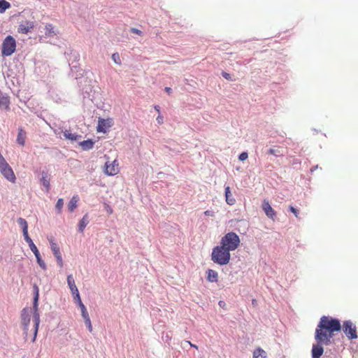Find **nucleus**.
<instances>
[{
	"label": "nucleus",
	"mask_w": 358,
	"mask_h": 358,
	"mask_svg": "<svg viewBox=\"0 0 358 358\" xmlns=\"http://www.w3.org/2000/svg\"><path fill=\"white\" fill-rule=\"evenodd\" d=\"M204 214L207 216H210V217H213L215 215V213L213 211V210H206L204 212Z\"/></svg>",
	"instance_id": "c03bdc74"
},
{
	"label": "nucleus",
	"mask_w": 358,
	"mask_h": 358,
	"mask_svg": "<svg viewBox=\"0 0 358 358\" xmlns=\"http://www.w3.org/2000/svg\"><path fill=\"white\" fill-rule=\"evenodd\" d=\"M317 168H318V166L317 165V166H315L313 167V168L310 169V171L313 172V171H314L315 169H317Z\"/></svg>",
	"instance_id": "8fccbe9b"
},
{
	"label": "nucleus",
	"mask_w": 358,
	"mask_h": 358,
	"mask_svg": "<svg viewBox=\"0 0 358 358\" xmlns=\"http://www.w3.org/2000/svg\"><path fill=\"white\" fill-rule=\"evenodd\" d=\"M10 97L9 96L3 93L0 90V108L5 109V110H9L10 107Z\"/></svg>",
	"instance_id": "ddd939ff"
},
{
	"label": "nucleus",
	"mask_w": 358,
	"mask_h": 358,
	"mask_svg": "<svg viewBox=\"0 0 358 358\" xmlns=\"http://www.w3.org/2000/svg\"><path fill=\"white\" fill-rule=\"evenodd\" d=\"M224 195H225L226 202L228 205L232 206L236 203V199L232 196L230 187L229 186H227L224 188Z\"/></svg>",
	"instance_id": "6ab92c4d"
},
{
	"label": "nucleus",
	"mask_w": 358,
	"mask_h": 358,
	"mask_svg": "<svg viewBox=\"0 0 358 358\" xmlns=\"http://www.w3.org/2000/svg\"><path fill=\"white\" fill-rule=\"evenodd\" d=\"M268 153L270 154V155H273L274 156H276V157H279V156L282 155V154L281 153V152L278 149L271 148V149H269L268 150Z\"/></svg>",
	"instance_id": "f704fd0d"
},
{
	"label": "nucleus",
	"mask_w": 358,
	"mask_h": 358,
	"mask_svg": "<svg viewBox=\"0 0 358 358\" xmlns=\"http://www.w3.org/2000/svg\"><path fill=\"white\" fill-rule=\"evenodd\" d=\"M90 222L89 215L88 214H85L83 218L79 221L78 223V231L79 232H83L85 228Z\"/></svg>",
	"instance_id": "412c9836"
},
{
	"label": "nucleus",
	"mask_w": 358,
	"mask_h": 358,
	"mask_svg": "<svg viewBox=\"0 0 358 358\" xmlns=\"http://www.w3.org/2000/svg\"><path fill=\"white\" fill-rule=\"evenodd\" d=\"M73 295L74 296V299L78 301V304L80 305V302H82V301L80 297L79 292L78 291L76 292L75 294Z\"/></svg>",
	"instance_id": "79ce46f5"
},
{
	"label": "nucleus",
	"mask_w": 358,
	"mask_h": 358,
	"mask_svg": "<svg viewBox=\"0 0 358 358\" xmlns=\"http://www.w3.org/2000/svg\"><path fill=\"white\" fill-rule=\"evenodd\" d=\"M130 31H131V33L135 34H138L139 36H141L143 34V32L141 30H139V29H138L136 28L132 27V28H131Z\"/></svg>",
	"instance_id": "ea45409f"
},
{
	"label": "nucleus",
	"mask_w": 358,
	"mask_h": 358,
	"mask_svg": "<svg viewBox=\"0 0 358 358\" xmlns=\"http://www.w3.org/2000/svg\"><path fill=\"white\" fill-rule=\"evenodd\" d=\"M262 207L268 217L272 220L275 219L276 216L275 211L273 209L268 201L264 200L262 203Z\"/></svg>",
	"instance_id": "f8f14e48"
},
{
	"label": "nucleus",
	"mask_w": 358,
	"mask_h": 358,
	"mask_svg": "<svg viewBox=\"0 0 358 358\" xmlns=\"http://www.w3.org/2000/svg\"><path fill=\"white\" fill-rule=\"evenodd\" d=\"M34 27V22L33 21L25 20L20 24L17 30L19 33L27 34L33 30Z\"/></svg>",
	"instance_id": "9d476101"
},
{
	"label": "nucleus",
	"mask_w": 358,
	"mask_h": 358,
	"mask_svg": "<svg viewBox=\"0 0 358 358\" xmlns=\"http://www.w3.org/2000/svg\"><path fill=\"white\" fill-rule=\"evenodd\" d=\"M112 59L114 61V62L115 64H121L120 57V55H119V54L117 52L113 53L112 55Z\"/></svg>",
	"instance_id": "e433bc0d"
},
{
	"label": "nucleus",
	"mask_w": 358,
	"mask_h": 358,
	"mask_svg": "<svg viewBox=\"0 0 358 358\" xmlns=\"http://www.w3.org/2000/svg\"><path fill=\"white\" fill-rule=\"evenodd\" d=\"M22 233H23L24 238L25 241L28 243L29 245L34 243L33 241L29 236L28 229H26V230L24 229Z\"/></svg>",
	"instance_id": "72a5a7b5"
},
{
	"label": "nucleus",
	"mask_w": 358,
	"mask_h": 358,
	"mask_svg": "<svg viewBox=\"0 0 358 358\" xmlns=\"http://www.w3.org/2000/svg\"><path fill=\"white\" fill-rule=\"evenodd\" d=\"M208 277L207 279L208 281L211 282H215L217 281L218 279V274L217 273L212 269H208L207 271Z\"/></svg>",
	"instance_id": "a878e982"
},
{
	"label": "nucleus",
	"mask_w": 358,
	"mask_h": 358,
	"mask_svg": "<svg viewBox=\"0 0 358 358\" xmlns=\"http://www.w3.org/2000/svg\"><path fill=\"white\" fill-rule=\"evenodd\" d=\"M327 337H329V338L331 339L333 337V333H329V334H327Z\"/></svg>",
	"instance_id": "3c124183"
},
{
	"label": "nucleus",
	"mask_w": 358,
	"mask_h": 358,
	"mask_svg": "<svg viewBox=\"0 0 358 358\" xmlns=\"http://www.w3.org/2000/svg\"><path fill=\"white\" fill-rule=\"evenodd\" d=\"M187 343L189 345H190V346H192V347H193V348H195L196 349H197V348H198V347H197L196 345H194V344L191 343V342H189V341H187Z\"/></svg>",
	"instance_id": "de8ad7c7"
},
{
	"label": "nucleus",
	"mask_w": 358,
	"mask_h": 358,
	"mask_svg": "<svg viewBox=\"0 0 358 358\" xmlns=\"http://www.w3.org/2000/svg\"><path fill=\"white\" fill-rule=\"evenodd\" d=\"M324 352V348L321 344L317 342L313 344L311 350L312 358H320Z\"/></svg>",
	"instance_id": "4468645a"
},
{
	"label": "nucleus",
	"mask_w": 358,
	"mask_h": 358,
	"mask_svg": "<svg viewBox=\"0 0 358 358\" xmlns=\"http://www.w3.org/2000/svg\"><path fill=\"white\" fill-rule=\"evenodd\" d=\"M9 164L7 163L6 159L2 157L0 159V172H1L4 169L8 167Z\"/></svg>",
	"instance_id": "c9c22d12"
},
{
	"label": "nucleus",
	"mask_w": 358,
	"mask_h": 358,
	"mask_svg": "<svg viewBox=\"0 0 358 358\" xmlns=\"http://www.w3.org/2000/svg\"><path fill=\"white\" fill-rule=\"evenodd\" d=\"M157 120L158 123L161 124V123H162L163 118L161 116H158L157 118Z\"/></svg>",
	"instance_id": "49530a36"
},
{
	"label": "nucleus",
	"mask_w": 358,
	"mask_h": 358,
	"mask_svg": "<svg viewBox=\"0 0 358 358\" xmlns=\"http://www.w3.org/2000/svg\"><path fill=\"white\" fill-rule=\"evenodd\" d=\"M64 206V200L63 199H59L57 201L55 208L57 210L58 213H60L62 212V209Z\"/></svg>",
	"instance_id": "473e14b6"
},
{
	"label": "nucleus",
	"mask_w": 358,
	"mask_h": 358,
	"mask_svg": "<svg viewBox=\"0 0 358 358\" xmlns=\"http://www.w3.org/2000/svg\"><path fill=\"white\" fill-rule=\"evenodd\" d=\"M222 76L227 80H232V78H231V74L227 73V72H224V71H222Z\"/></svg>",
	"instance_id": "a19ab883"
},
{
	"label": "nucleus",
	"mask_w": 358,
	"mask_h": 358,
	"mask_svg": "<svg viewBox=\"0 0 358 358\" xmlns=\"http://www.w3.org/2000/svg\"><path fill=\"white\" fill-rule=\"evenodd\" d=\"M17 224L22 227V231L28 229L27 222L22 217H19L17 220Z\"/></svg>",
	"instance_id": "7c9ffc66"
},
{
	"label": "nucleus",
	"mask_w": 358,
	"mask_h": 358,
	"mask_svg": "<svg viewBox=\"0 0 358 358\" xmlns=\"http://www.w3.org/2000/svg\"><path fill=\"white\" fill-rule=\"evenodd\" d=\"M10 7V4L6 0H0V13H4L8 8Z\"/></svg>",
	"instance_id": "c85d7f7f"
},
{
	"label": "nucleus",
	"mask_w": 358,
	"mask_h": 358,
	"mask_svg": "<svg viewBox=\"0 0 358 358\" xmlns=\"http://www.w3.org/2000/svg\"><path fill=\"white\" fill-rule=\"evenodd\" d=\"M108 212L110 213L112 212V210L111 209H108Z\"/></svg>",
	"instance_id": "5fc2aeb1"
},
{
	"label": "nucleus",
	"mask_w": 358,
	"mask_h": 358,
	"mask_svg": "<svg viewBox=\"0 0 358 358\" xmlns=\"http://www.w3.org/2000/svg\"><path fill=\"white\" fill-rule=\"evenodd\" d=\"M239 236L234 232L226 234L220 241V245L229 252L235 250L239 246Z\"/></svg>",
	"instance_id": "39448f33"
},
{
	"label": "nucleus",
	"mask_w": 358,
	"mask_h": 358,
	"mask_svg": "<svg viewBox=\"0 0 358 358\" xmlns=\"http://www.w3.org/2000/svg\"><path fill=\"white\" fill-rule=\"evenodd\" d=\"M94 141L92 139H87L79 143V145L82 147L83 150H90L93 148Z\"/></svg>",
	"instance_id": "5701e85b"
},
{
	"label": "nucleus",
	"mask_w": 358,
	"mask_h": 358,
	"mask_svg": "<svg viewBox=\"0 0 358 358\" xmlns=\"http://www.w3.org/2000/svg\"><path fill=\"white\" fill-rule=\"evenodd\" d=\"M64 136L66 138V139H69V140H71V141H78V139L81 138V136L80 135H78L76 134H73L71 132L70 130H65L64 132Z\"/></svg>",
	"instance_id": "b1692460"
},
{
	"label": "nucleus",
	"mask_w": 358,
	"mask_h": 358,
	"mask_svg": "<svg viewBox=\"0 0 358 358\" xmlns=\"http://www.w3.org/2000/svg\"><path fill=\"white\" fill-rule=\"evenodd\" d=\"M165 91H166L168 94H170V93H171V92H172V89H171V87H165Z\"/></svg>",
	"instance_id": "a18cd8bd"
},
{
	"label": "nucleus",
	"mask_w": 358,
	"mask_h": 358,
	"mask_svg": "<svg viewBox=\"0 0 358 358\" xmlns=\"http://www.w3.org/2000/svg\"><path fill=\"white\" fill-rule=\"evenodd\" d=\"M27 138V133L22 128L18 129V134L17 136L16 142L17 144L23 146L25 143V139Z\"/></svg>",
	"instance_id": "aec40b11"
},
{
	"label": "nucleus",
	"mask_w": 358,
	"mask_h": 358,
	"mask_svg": "<svg viewBox=\"0 0 358 358\" xmlns=\"http://www.w3.org/2000/svg\"><path fill=\"white\" fill-rule=\"evenodd\" d=\"M30 322V317L28 315H25L24 313L22 314V324L23 326L24 334L25 335V338H27L28 336V329L29 325Z\"/></svg>",
	"instance_id": "a211bd4d"
},
{
	"label": "nucleus",
	"mask_w": 358,
	"mask_h": 358,
	"mask_svg": "<svg viewBox=\"0 0 358 358\" xmlns=\"http://www.w3.org/2000/svg\"><path fill=\"white\" fill-rule=\"evenodd\" d=\"M67 59L69 63V66H71V74L75 79H78L82 77L83 75V71L80 69L79 67L76 64H73V63L77 62L80 59L79 53L73 50H68L66 53Z\"/></svg>",
	"instance_id": "20e7f679"
},
{
	"label": "nucleus",
	"mask_w": 358,
	"mask_h": 358,
	"mask_svg": "<svg viewBox=\"0 0 358 358\" xmlns=\"http://www.w3.org/2000/svg\"><path fill=\"white\" fill-rule=\"evenodd\" d=\"M106 127V122L103 119H101L99 121V124L97 127V131L98 132H106L105 127Z\"/></svg>",
	"instance_id": "c756f323"
},
{
	"label": "nucleus",
	"mask_w": 358,
	"mask_h": 358,
	"mask_svg": "<svg viewBox=\"0 0 358 358\" xmlns=\"http://www.w3.org/2000/svg\"><path fill=\"white\" fill-rule=\"evenodd\" d=\"M34 299H33V320H34V335L31 342H34L37 336L38 327L40 324V315L38 312V298H39V289L36 285H34Z\"/></svg>",
	"instance_id": "7ed1b4c3"
},
{
	"label": "nucleus",
	"mask_w": 358,
	"mask_h": 358,
	"mask_svg": "<svg viewBox=\"0 0 358 358\" xmlns=\"http://www.w3.org/2000/svg\"><path fill=\"white\" fill-rule=\"evenodd\" d=\"M224 304H225V303H224V301H219V305H220V306L222 307Z\"/></svg>",
	"instance_id": "09e8293b"
},
{
	"label": "nucleus",
	"mask_w": 358,
	"mask_h": 358,
	"mask_svg": "<svg viewBox=\"0 0 358 358\" xmlns=\"http://www.w3.org/2000/svg\"><path fill=\"white\" fill-rule=\"evenodd\" d=\"M155 109H156L157 111H159V106H155Z\"/></svg>",
	"instance_id": "603ef678"
},
{
	"label": "nucleus",
	"mask_w": 358,
	"mask_h": 358,
	"mask_svg": "<svg viewBox=\"0 0 358 358\" xmlns=\"http://www.w3.org/2000/svg\"><path fill=\"white\" fill-rule=\"evenodd\" d=\"M15 50V39L12 36H6L2 43L1 55L5 57L10 56Z\"/></svg>",
	"instance_id": "423d86ee"
},
{
	"label": "nucleus",
	"mask_w": 358,
	"mask_h": 358,
	"mask_svg": "<svg viewBox=\"0 0 358 358\" xmlns=\"http://www.w3.org/2000/svg\"><path fill=\"white\" fill-rule=\"evenodd\" d=\"M316 329H322L327 333H334L339 331L341 329V325L339 320L336 318H329L327 316H322L317 324Z\"/></svg>",
	"instance_id": "f257e3e1"
},
{
	"label": "nucleus",
	"mask_w": 358,
	"mask_h": 358,
	"mask_svg": "<svg viewBox=\"0 0 358 358\" xmlns=\"http://www.w3.org/2000/svg\"><path fill=\"white\" fill-rule=\"evenodd\" d=\"M81 313H82V317L83 319H88L90 317L89 314L87 313V308H85V305L83 303V302H80V304L79 305Z\"/></svg>",
	"instance_id": "2f4dec72"
},
{
	"label": "nucleus",
	"mask_w": 358,
	"mask_h": 358,
	"mask_svg": "<svg viewBox=\"0 0 358 358\" xmlns=\"http://www.w3.org/2000/svg\"><path fill=\"white\" fill-rule=\"evenodd\" d=\"M289 210L292 213H293L294 214V215L298 217V215H299V210L295 208L293 206H289Z\"/></svg>",
	"instance_id": "37998d69"
},
{
	"label": "nucleus",
	"mask_w": 358,
	"mask_h": 358,
	"mask_svg": "<svg viewBox=\"0 0 358 358\" xmlns=\"http://www.w3.org/2000/svg\"><path fill=\"white\" fill-rule=\"evenodd\" d=\"M84 320H85V323L88 330L90 332H92V326L90 318L89 317L88 319H85Z\"/></svg>",
	"instance_id": "4c0bfd02"
},
{
	"label": "nucleus",
	"mask_w": 358,
	"mask_h": 358,
	"mask_svg": "<svg viewBox=\"0 0 358 358\" xmlns=\"http://www.w3.org/2000/svg\"><path fill=\"white\" fill-rule=\"evenodd\" d=\"M315 339L322 345H329L331 343V339L327 337V333L322 329H315Z\"/></svg>",
	"instance_id": "6e6552de"
},
{
	"label": "nucleus",
	"mask_w": 358,
	"mask_h": 358,
	"mask_svg": "<svg viewBox=\"0 0 358 358\" xmlns=\"http://www.w3.org/2000/svg\"><path fill=\"white\" fill-rule=\"evenodd\" d=\"M115 161L113 164H105V173L108 176H114L117 173L118 169L117 166L115 164Z\"/></svg>",
	"instance_id": "dca6fc26"
},
{
	"label": "nucleus",
	"mask_w": 358,
	"mask_h": 358,
	"mask_svg": "<svg viewBox=\"0 0 358 358\" xmlns=\"http://www.w3.org/2000/svg\"><path fill=\"white\" fill-rule=\"evenodd\" d=\"M266 352L261 348H257L253 352V358H266Z\"/></svg>",
	"instance_id": "cd10ccee"
},
{
	"label": "nucleus",
	"mask_w": 358,
	"mask_h": 358,
	"mask_svg": "<svg viewBox=\"0 0 358 358\" xmlns=\"http://www.w3.org/2000/svg\"><path fill=\"white\" fill-rule=\"evenodd\" d=\"M67 283L72 294H74L76 292L78 291L72 274L67 276Z\"/></svg>",
	"instance_id": "4be33fe9"
},
{
	"label": "nucleus",
	"mask_w": 358,
	"mask_h": 358,
	"mask_svg": "<svg viewBox=\"0 0 358 358\" xmlns=\"http://www.w3.org/2000/svg\"><path fill=\"white\" fill-rule=\"evenodd\" d=\"M342 329L349 339L352 340L357 338L356 326L351 320L345 321L343 322Z\"/></svg>",
	"instance_id": "0eeeda50"
},
{
	"label": "nucleus",
	"mask_w": 358,
	"mask_h": 358,
	"mask_svg": "<svg viewBox=\"0 0 358 358\" xmlns=\"http://www.w3.org/2000/svg\"><path fill=\"white\" fill-rule=\"evenodd\" d=\"M248 157V155L246 152H243L238 156V159L241 161H244Z\"/></svg>",
	"instance_id": "58836bf2"
},
{
	"label": "nucleus",
	"mask_w": 358,
	"mask_h": 358,
	"mask_svg": "<svg viewBox=\"0 0 358 358\" xmlns=\"http://www.w3.org/2000/svg\"><path fill=\"white\" fill-rule=\"evenodd\" d=\"M29 246L30 250L34 254V255L36 258L37 263L38 264L40 267L41 268H43V270H45L47 268L46 264L44 262V261L41 259L40 252H39L37 247L36 246V245L34 243H32V244L29 245Z\"/></svg>",
	"instance_id": "9b49d317"
},
{
	"label": "nucleus",
	"mask_w": 358,
	"mask_h": 358,
	"mask_svg": "<svg viewBox=\"0 0 358 358\" xmlns=\"http://www.w3.org/2000/svg\"><path fill=\"white\" fill-rule=\"evenodd\" d=\"M230 252L223 248V246L217 245L213 249L211 259L217 264H227L230 261Z\"/></svg>",
	"instance_id": "f03ea898"
},
{
	"label": "nucleus",
	"mask_w": 358,
	"mask_h": 358,
	"mask_svg": "<svg viewBox=\"0 0 358 358\" xmlns=\"http://www.w3.org/2000/svg\"><path fill=\"white\" fill-rule=\"evenodd\" d=\"M45 34L48 36H54L57 34V31L55 30V27L52 24H47L45 27Z\"/></svg>",
	"instance_id": "bb28decb"
},
{
	"label": "nucleus",
	"mask_w": 358,
	"mask_h": 358,
	"mask_svg": "<svg viewBox=\"0 0 358 358\" xmlns=\"http://www.w3.org/2000/svg\"><path fill=\"white\" fill-rule=\"evenodd\" d=\"M49 242H50L51 250L57 259V264L60 267H62L63 266V259H62V254L60 252L59 247L54 241L53 238H50Z\"/></svg>",
	"instance_id": "1a4fd4ad"
},
{
	"label": "nucleus",
	"mask_w": 358,
	"mask_h": 358,
	"mask_svg": "<svg viewBox=\"0 0 358 358\" xmlns=\"http://www.w3.org/2000/svg\"><path fill=\"white\" fill-rule=\"evenodd\" d=\"M78 201V195L73 196L70 201L68 203V210L70 212H73L77 207V203Z\"/></svg>",
	"instance_id": "393cba45"
},
{
	"label": "nucleus",
	"mask_w": 358,
	"mask_h": 358,
	"mask_svg": "<svg viewBox=\"0 0 358 358\" xmlns=\"http://www.w3.org/2000/svg\"><path fill=\"white\" fill-rule=\"evenodd\" d=\"M1 173L8 180L13 182H15V176L13 169L10 166L4 169Z\"/></svg>",
	"instance_id": "f3484780"
},
{
	"label": "nucleus",
	"mask_w": 358,
	"mask_h": 358,
	"mask_svg": "<svg viewBox=\"0 0 358 358\" xmlns=\"http://www.w3.org/2000/svg\"><path fill=\"white\" fill-rule=\"evenodd\" d=\"M50 176L48 173V171H42L41 172V182L43 185V187L45 188L46 192H48L50 189Z\"/></svg>",
	"instance_id": "2eb2a0df"
},
{
	"label": "nucleus",
	"mask_w": 358,
	"mask_h": 358,
	"mask_svg": "<svg viewBox=\"0 0 358 358\" xmlns=\"http://www.w3.org/2000/svg\"><path fill=\"white\" fill-rule=\"evenodd\" d=\"M108 212L110 213L112 212V210L111 209H108Z\"/></svg>",
	"instance_id": "864d4df0"
}]
</instances>
